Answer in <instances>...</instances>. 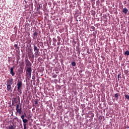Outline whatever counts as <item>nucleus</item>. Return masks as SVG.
Here are the masks:
<instances>
[{
  "label": "nucleus",
  "instance_id": "nucleus-28",
  "mask_svg": "<svg viewBox=\"0 0 129 129\" xmlns=\"http://www.w3.org/2000/svg\"><path fill=\"white\" fill-rule=\"evenodd\" d=\"M39 44H40V46H42V45H43V42H40Z\"/></svg>",
  "mask_w": 129,
  "mask_h": 129
},
{
  "label": "nucleus",
  "instance_id": "nucleus-8",
  "mask_svg": "<svg viewBox=\"0 0 129 129\" xmlns=\"http://www.w3.org/2000/svg\"><path fill=\"white\" fill-rule=\"evenodd\" d=\"M34 51L35 52L34 56L35 58H38V56L40 55V50H34Z\"/></svg>",
  "mask_w": 129,
  "mask_h": 129
},
{
  "label": "nucleus",
  "instance_id": "nucleus-16",
  "mask_svg": "<svg viewBox=\"0 0 129 129\" xmlns=\"http://www.w3.org/2000/svg\"><path fill=\"white\" fill-rule=\"evenodd\" d=\"M14 48H15V49H20V47H19L18 46V44H15L14 45Z\"/></svg>",
  "mask_w": 129,
  "mask_h": 129
},
{
  "label": "nucleus",
  "instance_id": "nucleus-21",
  "mask_svg": "<svg viewBox=\"0 0 129 129\" xmlns=\"http://www.w3.org/2000/svg\"><path fill=\"white\" fill-rule=\"evenodd\" d=\"M38 101H39V100H38V99H36L35 100H34V103L35 104H38Z\"/></svg>",
  "mask_w": 129,
  "mask_h": 129
},
{
  "label": "nucleus",
  "instance_id": "nucleus-14",
  "mask_svg": "<svg viewBox=\"0 0 129 129\" xmlns=\"http://www.w3.org/2000/svg\"><path fill=\"white\" fill-rule=\"evenodd\" d=\"M7 129H14L15 128L14 127V126H13V125L11 124L9 126H8L6 127Z\"/></svg>",
  "mask_w": 129,
  "mask_h": 129
},
{
  "label": "nucleus",
  "instance_id": "nucleus-25",
  "mask_svg": "<svg viewBox=\"0 0 129 129\" xmlns=\"http://www.w3.org/2000/svg\"><path fill=\"white\" fill-rule=\"evenodd\" d=\"M21 118H22V119H23V120L25 119H24V118H25V115H22L21 116Z\"/></svg>",
  "mask_w": 129,
  "mask_h": 129
},
{
  "label": "nucleus",
  "instance_id": "nucleus-32",
  "mask_svg": "<svg viewBox=\"0 0 129 129\" xmlns=\"http://www.w3.org/2000/svg\"><path fill=\"white\" fill-rule=\"evenodd\" d=\"M18 60H20V58L17 57Z\"/></svg>",
  "mask_w": 129,
  "mask_h": 129
},
{
  "label": "nucleus",
  "instance_id": "nucleus-9",
  "mask_svg": "<svg viewBox=\"0 0 129 129\" xmlns=\"http://www.w3.org/2000/svg\"><path fill=\"white\" fill-rule=\"evenodd\" d=\"M7 91L9 92H12V91H13V89L12 88V86L11 85H7Z\"/></svg>",
  "mask_w": 129,
  "mask_h": 129
},
{
  "label": "nucleus",
  "instance_id": "nucleus-3",
  "mask_svg": "<svg viewBox=\"0 0 129 129\" xmlns=\"http://www.w3.org/2000/svg\"><path fill=\"white\" fill-rule=\"evenodd\" d=\"M16 110L17 112H18L19 114H22L23 113V110H22V107H20V105L17 104L16 105Z\"/></svg>",
  "mask_w": 129,
  "mask_h": 129
},
{
  "label": "nucleus",
  "instance_id": "nucleus-1",
  "mask_svg": "<svg viewBox=\"0 0 129 129\" xmlns=\"http://www.w3.org/2000/svg\"><path fill=\"white\" fill-rule=\"evenodd\" d=\"M17 91L20 93L22 94V87H23V82L19 81L17 83Z\"/></svg>",
  "mask_w": 129,
  "mask_h": 129
},
{
  "label": "nucleus",
  "instance_id": "nucleus-22",
  "mask_svg": "<svg viewBox=\"0 0 129 129\" xmlns=\"http://www.w3.org/2000/svg\"><path fill=\"white\" fill-rule=\"evenodd\" d=\"M23 126H24V129H27V124L26 123H24Z\"/></svg>",
  "mask_w": 129,
  "mask_h": 129
},
{
  "label": "nucleus",
  "instance_id": "nucleus-24",
  "mask_svg": "<svg viewBox=\"0 0 129 129\" xmlns=\"http://www.w3.org/2000/svg\"><path fill=\"white\" fill-rule=\"evenodd\" d=\"M91 29H92L93 31H95V27L94 26H91Z\"/></svg>",
  "mask_w": 129,
  "mask_h": 129
},
{
  "label": "nucleus",
  "instance_id": "nucleus-30",
  "mask_svg": "<svg viewBox=\"0 0 129 129\" xmlns=\"http://www.w3.org/2000/svg\"><path fill=\"white\" fill-rule=\"evenodd\" d=\"M53 41H57V40H56V39L53 38Z\"/></svg>",
  "mask_w": 129,
  "mask_h": 129
},
{
  "label": "nucleus",
  "instance_id": "nucleus-33",
  "mask_svg": "<svg viewBox=\"0 0 129 129\" xmlns=\"http://www.w3.org/2000/svg\"><path fill=\"white\" fill-rule=\"evenodd\" d=\"M38 48H40V46H39V44H38Z\"/></svg>",
  "mask_w": 129,
  "mask_h": 129
},
{
  "label": "nucleus",
  "instance_id": "nucleus-29",
  "mask_svg": "<svg viewBox=\"0 0 129 129\" xmlns=\"http://www.w3.org/2000/svg\"><path fill=\"white\" fill-rule=\"evenodd\" d=\"M59 38H60V36H57L58 41H60V39H59Z\"/></svg>",
  "mask_w": 129,
  "mask_h": 129
},
{
  "label": "nucleus",
  "instance_id": "nucleus-2",
  "mask_svg": "<svg viewBox=\"0 0 129 129\" xmlns=\"http://www.w3.org/2000/svg\"><path fill=\"white\" fill-rule=\"evenodd\" d=\"M26 75L27 77L31 78L32 75V67H26Z\"/></svg>",
  "mask_w": 129,
  "mask_h": 129
},
{
  "label": "nucleus",
  "instance_id": "nucleus-20",
  "mask_svg": "<svg viewBox=\"0 0 129 129\" xmlns=\"http://www.w3.org/2000/svg\"><path fill=\"white\" fill-rule=\"evenodd\" d=\"M71 64H72V66H73V67L76 66V62H74V61L72 62L71 63Z\"/></svg>",
  "mask_w": 129,
  "mask_h": 129
},
{
  "label": "nucleus",
  "instance_id": "nucleus-26",
  "mask_svg": "<svg viewBox=\"0 0 129 129\" xmlns=\"http://www.w3.org/2000/svg\"><path fill=\"white\" fill-rule=\"evenodd\" d=\"M120 75H121L120 74H118V75H117V78H118V81H119V76H120Z\"/></svg>",
  "mask_w": 129,
  "mask_h": 129
},
{
  "label": "nucleus",
  "instance_id": "nucleus-17",
  "mask_svg": "<svg viewBox=\"0 0 129 129\" xmlns=\"http://www.w3.org/2000/svg\"><path fill=\"white\" fill-rule=\"evenodd\" d=\"M124 54V55H127V56H128L129 55V51L126 50V51H125Z\"/></svg>",
  "mask_w": 129,
  "mask_h": 129
},
{
  "label": "nucleus",
  "instance_id": "nucleus-36",
  "mask_svg": "<svg viewBox=\"0 0 129 129\" xmlns=\"http://www.w3.org/2000/svg\"><path fill=\"white\" fill-rule=\"evenodd\" d=\"M32 79H34V78L32 77Z\"/></svg>",
  "mask_w": 129,
  "mask_h": 129
},
{
  "label": "nucleus",
  "instance_id": "nucleus-12",
  "mask_svg": "<svg viewBox=\"0 0 129 129\" xmlns=\"http://www.w3.org/2000/svg\"><path fill=\"white\" fill-rule=\"evenodd\" d=\"M28 55L29 58H34V53L29 52Z\"/></svg>",
  "mask_w": 129,
  "mask_h": 129
},
{
  "label": "nucleus",
  "instance_id": "nucleus-15",
  "mask_svg": "<svg viewBox=\"0 0 129 129\" xmlns=\"http://www.w3.org/2000/svg\"><path fill=\"white\" fill-rule=\"evenodd\" d=\"M124 97L126 99H127V100H129V95H128L127 94H125Z\"/></svg>",
  "mask_w": 129,
  "mask_h": 129
},
{
  "label": "nucleus",
  "instance_id": "nucleus-31",
  "mask_svg": "<svg viewBox=\"0 0 129 129\" xmlns=\"http://www.w3.org/2000/svg\"><path fill=\"white\" fill-rule=\"evenodd\" d=\"M87 53L88 54H90V52H89V51H87Z\"/></svg>",
  "mask_w": 129,
  "mask_h": 129
},
{
  "label": "nucleus",
  "instance_id": "nucleus-7",
  "mask_svg": "<svg viewBox=\"0 0 129 129\" xmlns=\"http://www.w3.org/2000/svg\"><path fill=\"white\" fill-rule=\"evenodd\" d=\"M14 69H15V66H13L10 69V74L12 75V76H15V75L16 74V73L14 72Z\"/></svg>",
  "mask_w": 129,
  "mask_h": 129
},
{
  "label": "nucleus",
  "instance_id": "nucleus-19",
  "mask_svg": "<svg viewBox=\"0 0 129 129\" xmlns=\"http://www.w3.org/2000/svg\"><path fill=\"white\" fill-rule=\"evenodd\" d=\"M14 100L15 103H18V102H19V101H18V99H17V98H14Z\"/></svg>",
  "mask_w": 129,
  "mask_h": 129
},
{
  "label": "nucleus",
  "instance_id": "nucleus-35",
  "mask_svg": "<svg viewBox=\"0 0 129 129\" xmlns=\"http://www.w3.org/2000/svg\"><path fill=\"white\" fill-rule=\"evenodd\" d=\"M25 115H26V113H24Z\"/></svg>",
  "mask_w": 129,
  "mask_h": 129
},
{
  "label": "nucleus",
  "instance_id": "nucleus-18",
  "mask_svg": "<svg viewBox=\"0 0 129 129\" xmlns=\"http://www.w3.org/2000/svg\"><path fill=\"white\" fill-rule=\"evenodd\" d=\"M114 96L116 99H118V93L115 94Z\"/></svg>",
  "mask_w": 129,
  "mask_h": 129
},
{
  "label": "nucleus",
  "instance_id": "nucleus-10",
  "mask_svg": "<svg viewBox=\"0 0 129 129\" xmlns=\"http://www.w3.org/2000/svg\"><path fill=\"white\" fill-rule=\"evenodd\" d=\"M127 12H128V10L126 8H123L122 10V13H123L125 15L127 14Z\"/></svg>",
  "mask_w": 129,
  "mask_h": 129
},
{
  "label": "nucleus",
  "instance_id": "nucleus-13",
  "mask_svg": "<svg viewBox=\"0 0 129 129\" xmlns=\"http://www.w3.org/2000/svg\"><path fill=\"white\" fill-rule=\"evenodd\" d=\"M27 40L26 41L27 44H30L32 41V38H27Z\"/></svg>",
  "mask_w": 129,
  "mask_h": 129
},
{
  "label": "nucleus",
  "instance_id": "nucleus-5",
  "mask_svg": "<svg viewBox=\"0 0 129 129\" xmlns=\"http://www.w3.org/2000/svg\"><path fill=\"white\" fill-rule=\"evenodd\" d=\"M25 68L27 67H32V63H31V61L29 60L28 58L25 59Z\"/></svg>",
  "mask_w": 129,
  "mask_h": 129
},
{
  "label": "nucleus",
  "instance_id": "nucleus-27",
  "mask_svg": "<svg viewBox=\"0 0 129 129\" xmlns=\"http://www.w3.org/2000/svg\"><path fill=\"white\" fill-rule=\"evenodd\" d=\"M52 77H53V78H56V77H57V75H53V76H52Z\"/></svg>",
  "mask_w": 129,
  "mask_h": 129
},
{
  "label": "nucleus",
  "instance_id": "nucleus-38",
  "mask_svg": "<svg viewBox=\"0 0 129 129\" xmlns=\"http://www.w3.org/2000/svg\"><path fill=\"white\" fill-rule=\"evenodd\" d=\"M38 40H40V39H38Z\"/></svg>",
  "mask_w": 129,
  "mask_h": 129
},
{
  "label": "nucleus",
  "instance_id": "nucleus-37",
  "mask_svg": "<svg viewBox=\"0 0 129 129\" xmlns=\"http://www.w3.org/2000/svg\"><path fill=\"white\" fill-rule=\"evenodd\" d=\"M32 79H34V78L32 77Z\"/></svg>",
  "mask_w": 129,
  "mask_h": 129
},
{
  "label": "nucleus",
  "instance_id": "nucleus-6",
  "mask_svg": "<svg viewBox=\"0 0 129 129\" xmlns=\"http://www.w3.org/2000/svg\"><path fill=\"white\" fill-rule=\"evenodd\" d=\"M7 84L8 85H12V84H14V79H8L7 80Z\"/></svg>",
  "mask_w": 129,
  "mask_h": 129
},
{
  "label": "nucleus",
  "instance_id": "nucleus-11",
  "mask_svg": "<svg viewBox=\"0 0 129 129\" xmlns=\"http://www.w3.org/2000/svg\"><path fill=\"white\" fill-rule=\"evenodd\" d=\"M33 50L34 51H40V49L38 48V47H37V45L35 44H33Z\"/></svg>",
  "mask_w": 129,
  "mask_h": 129
},
{
  "label": "nucleus",
  "instance_id": "nucleus-23",
  "mask_svg": "<svg viewBox=\"0 0 129 129\" xmlns=\"http://www.w3.org/2000/svg\"><path fill=\"white\" fill-rule=\"evenodd\" d=\"M27 121H28V119H24L23 120V122H24V123H27Z\"/></svg>",
  "mask_w": 129,
  "mask_h": 129
},
{
  "label": "nucleus",
  "instance_id": "nucleus-34",
  "mask_svg": "<svg viewBox=\"0 0 129 129\" xmlns=\"http://www.w3.org/2000/svg\"><path fill=\"white\" fill-rule=\"evenodd\" d=\"M79 54H80V51H79Z\"/></svg>",
  "mask_w": 129,
  "mask_h": 129
},
{
  "label": "nucleus",
  "instance_id": "nucleus-4",
  "mask_svg": "<svg viewBox=\"0 0 129 129\" xmlns=\"http://www.w3.org/2000/svg\"><path fill=\"white\" fill-rule=\"evenodd\" d=\"M39 35V34L38 33V32H37V31H35L34 32V33H33V34L32 35V38H33V41L34 42H36V40H37V39H38V35Z\"/></svg>",
  "mask_w": 129,
  "mask_h": 129
}]
</instances>
